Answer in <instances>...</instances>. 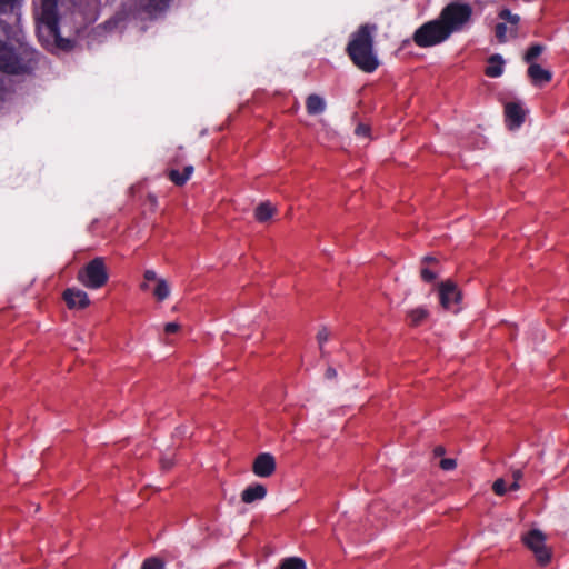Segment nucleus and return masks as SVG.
Returning <instances> with one entry per match:
<instances>
[{
    "label": "nucleus",
    "instance_id": "1",
    "mask_svg": "<svg viewBox=\"0 0 569 569\" xmlns=\"http://www.w3.org/2000/svg\"><path fill=\"white\" fill-rule=\"evenodd\" d=\"M16 0H0V26L12 44L0 40V71L8 74H29L38 62V53L27 43L20 18L13 11Z\"/></svg>",
    "mask_w": 569,
    "mask_h": 569
},
{
    "label": "nucleus",
    "instance_id": "2",
    "mask_svg": "<svg viewBox=\"0 0 569 569\" xmlns=\"http://www.w3.org/2000/svg\"><path fill=\"white\" fill-rule=\"evenodd\" d=\"M377 26L366 23L358 28L347 46V53L351 61L365 72H373L379 61L373 52V33Z\"/></svg>",
    "mask_w": 569,
    "mask_h": 569
},
{
    "label": "nucleus",
    "instance_id": "3",
    "mask_svg": "<svg viewBox=\"0 0 569 569\" xmlns=\"http://www.w3.org/2000/svg\"><path fill=\"white\" fill-rule=\"evenodd\" d=\"M71 2V0H40L39 11L37 12L39 32L41 33L44 30L49 37L53 38L57 47L62 50H70L72 43L59 36L58 10L63 7L69 8Z\"/></svg>",
    "mask_w": 569,
    "mask_h": 569
},
{
    "label": "nucleus",
    "instance_id": "4",
    "mask_svg": "<svg viewBox=\"0 0 569 569\" xmlns=\"http://www.w3.org/2000/svg\"><path fill=\"white\" fill-rule=\"evenodd\" d=\"M172 0H130L117 11L114 19L123 21L128 18L156 20L168 10Z\"/></svg>",
    "mask_w": 569,
    "mask_h": 569
},
{
    "label": "nucleus",
    "instance_id": "5",
    "mask_svg": "<svg viewBox=\"0 0 569 569\" xmlns=\"http://www.w3.org/2000/svg\"><path fill=\"white\" fill-rule=\"evenodd\" d=\"M472 13L473 9L469 3L456 0L448 3L441 10L438 20L447 29L449 36H451L453 32L461 31L470 23Z\"/></svg>",
    "mask_w": 569,
    "mask_h": 569
},
{
    "label": "nucleus",
    "instance_id": "6",
    "mask_svg": "<svg viewBox=\"0 0 569 569\" xmlns=\"http://www.w3.org/2000/svg\"><path fill=\"white\" fill-rule=\"evenodd\" d=\"M447 29L437 19L428 21L419 27L413 36V42L420 48L433 47L442 43L449 38Z\"/></svg>",
    "mask_w": 569,
    "mask_h": 569
},
{
    "label": "nucleus",
    "instance_id": "7",
    "mask_svg": "<svg viewBox=\"0 0 569 569\" xmlns=\"http://www.w3.org/2000/svg\"><path fill=\"white\" fill-rule=\"evenodd\" d=\"M108 272L102 258H94L78 271L77 279L89 289H99L108 281Z\"/></svg>",
    "mask_w": 569,
    "mask_h": 569
},
{
    "label": "nucleus",
    "instance_id": "8",
    "mask_svg": "<svg viewBox=\"0 0 569 569\" xmlns=\"http://www.w3.org/2000/svg\"><path fill=\"white\" fill-rule=\"evenodd\" d=\"M522 542L530 549L540 566H547L551 561L552 551L546 545V536L538 529L530 530L522 536Z\"/></svg>",
    "mask_w": 569,
    "mask_h": 569
},
{
    "label": "nucleus",
    "instance_id": "9",
    "mask_svg": "<svg viewBox=\"0 0 569 569\" xmlns=\"http://www.w3.org/2000/svg\"><path fill=\"white\" fill-rule=\"evenodd\" d=\"M182 160H183L182 156L178 154V156L173 157L169 161L168 168L166 170V174H167L168 179L178 187L184 186L194 171L193 166H191V164L184 166L182 171H180V166L182 164Z\"/></svg>",
    "mask_w": 569,
    "mask_h": 569
},
{
    "label": "nucleus",
    "instance_id": "10",
    "mask_svg": "<svg viewBox=\"0 0 569 569\" xmlns=\"http://www.w3.org/2000/svg\"><path fill=\"white\" fill-rule=\"evenodd\" d=\"M440 303L446 310H453L455 305L459 303L461 299V292L457 288L456 283L447 280L439 286Z\"/></svg>",
    "mask_w": 569,
    "mask_h": 569
},
{
    "label": "nucleus",
    "instance_id": "11",
    "mask_svg": "<svg viewBox=\"0 0 569 569\" xmlns=\"http://www.w3.org/2000/svg\"><path fill=\"white\" fill-rule=\"evenodd\" d=\"M252 471L256 476L268 478L276 471V459L270 453H260L252 463Z\"/></svg>",
    "mask_w": 569,
    "mask_h": 569
},
{
    "label": "nucleus",
    "instance_id": "12",
    "mask_svg": "<svg viewBox=\"0 0 569 569\" xmlns=\"http://www.w3.org/2000/svg\"><path fill=\"white\" fill-rule=\"evenodd\" d=\"M63 300L69 309H84L90 305L87 292L78 288L66 289Z\"/></svg>",
    "mask_w": 569,
    "mask_h": 569
},
{
    "label": "nucleus",
    "instance_id": "13",
    "mask_svg": "<svg viewBox=\"0 0 569 569\" xmlns=\"http://www.w3.org/2000/svg\"><path fill=\"white\" fill-rule=\"evenodd\" d=\"M505 116L509 129H515L520 127V124L523 122L525 110L521 108L519 103L508 102L505 106Z\"/></svg>",
    "mask_w": 569,
    "mask_h": 569
},
{
    "label": "nucleus",
    "instance_id": "14",
    "mask_svg": "<svg viewBox=\"0 0 569 569\" xmlns=\"http://www.w3.org/2000/svg\"><path fill=\"white\" fill-rule=\"evenodd\" d=\"M528 77L535 86H543L550 82L552 74L538 63H531L528 68Z\"/></svg>",
    "mask_w": 569,
    "mask_h": 569
},
{
    "label": "nucleus",
    "instance_id": "15",
    "mask_svg": "<svg viewBox=\"0 0 569 569\" xmlns=\"http://www.w3.org/2000/svg\"><path fill=\"white\" fill-rule=\"evenodd\" d=\"M267 496V489L261 483L247 487L241 493V500L244 503H252L262 500Z\"/></svg>",
    "mask_w": 569,
    "mask_h": 569
},
{
    "label": "nucleus",
    "instance_id": "16",
    "mask_svg": "<svg viewBox=\"0 0 569 569\" xmlns=\"http://www.w3.org/2000/svg\"><path fill=\"white\" fill-rule=\"evenodd\" d=\"M306 109L310 116L320 114L326 109V101L319 94H309L306 100Z\"/></svg>",
    "mask_w": 569,
    "mask_h": 569
},
{
    "label": "nucleus",
    "instance_id": "17",
    "mask_svg": "<svg viewBox=\"0 0 569 569\" xmlns=\"http://www.w3.org/2000/svg\"><path fill=\"white\" fill-rule=\"evenodd\" d=\"M498 17L503 20V21H507L508 23L511 24V27L509 28V36L511 38H516L517 37V26L520 21V18L518 14H513L509 9H502L499 13H498Z\"/></svg>",
    "mask_w": 569,
    "mask_h": 569
},
{
    "label": "nucleus",
    "instance_id": "18",
    "mask_svg": "<svg viewBox=\"0 0 569 569\" xmlns=\"http://www.w3.org/2000/svg\"><path fill=\"white\" fill-rule=\"evenodd\" d=\"M503 60L499 54H493L489 59V66L486 68L485 73L490 78H497L502 73Z\"/></svg>",
    "mask_w": 569,
    "mask_h": 569
},
{
    "label": "nucleus",
    "instance_id": "19",
    "mask_svg": "<svg viewBox=\"0 0 569 569\" xmlns=\"http://www.w3.org/2000/svg\"><path fill=\"white\" fill-rule=\"evenodd\" d=\"M274 212L276 208L270 202H262L256 208L254 217L259 222H266Z\"/></svg>",
    "mask_w": 569,
    "mask_h": 569
},
{
    "label": "nucleus",
    "instance_id": "20",
    "mask_svg": "<svg viewBox=\"0 0 569 569\" xmlns=\"http://www.w3.org/2000/svg\"><path fill=\"white\" fill-rule=\"evenodd\" d=\"M428 310L422 307L412 309L408 312L409 325L412 327H417L421 322H423L428 318Z\"/></svg>",
    "mask_w": 569,
    "mask_h": 569
},
{
    "label": "nucleus",
    "instance_id": "21",
    "mask_svg": "<svg viewBox=\"0 0 569 569\" xmlns=\"http://www.w3.org/2000/svg\"><path fill=\"white\" fill-rule=\"evenodd\" d=\"M545 49L546 47L540 43H535L530 46L529 49L523 54L525 62L529 63V66L531 63H535V60L545 51Z\"/></svg>",
    "mask_w": 569,
    "mask_h": 569
},
{
    "label": "nucleus",
    "instance_id": "22",
    "mask_svg": "<svg viewBox=\"0 0 569 569\" xmlns=\"http://www.w3.org/2000/svg\"><path fill=\"white\" fill-rule=\"evenodd\" d=\"M279 569H306V562L301 558L290 557L281 561Z\"/></svg>",
    "mask_w": 569,
    "mask_h": 569
},
{
    "label": "nucleus",
    "instance_id": "23",
    "mask_svg": "<svg viewBox=\"0 0 569 569\" xmlns=\"http://www.w3.org/2000/svg\"><path fill=\"white\" fill-rule=\"evenodd\" d=\"M170 293L168 282L164 279H159L154 288L153 295L158 300H164Z\"/></svg>",
    "mask_w": 569,
    "mask_h": 569
},
{
    "label": "nucleus",
    "instance_id": "24",
    "mask_svg": "<svg viewBox=\"0 0 569 569\" xmlns=\"http://www.w3.org/2000/svg\"><path fill=\"white\" fill-rule=\"evenodd\" d=\"M141 569H164V562L159 558H148L142 562Z\"/></svg>",
    "mask_w": 569,
    "mask_h": 569
},
{
    "label": "nucleus",
    "instance_id": "25",
    "mask_svg": "<svg viewBox=\"0 0 569 569\" xmlns=\"http://www.w3.org/2000/svg\"><path fill=\"white\" fill-rule=\"evenodd\" d=\"M507 32H509V28L506 23L500 22L495 28V36L500 43H505L507 41Z\"/></svg>",
    "mask_w": 569,
    "mask_h": 569
},
{
    "label": "nucleus",
    "instance_id": "26",
    "mask_svg": "<svg viewBox=\"0 0 569 569\" xmlns=\"http://www.w3.org/2000/svg\"><path fill=\"white\" fill-rule=\"evenodd\" d=\"M329 331L327 328H321L318 333H317V341L319 343V349H320V352H321V356L323 357L325 356V351H323V343L329 339Z\"/></svg>",
    "mask_w": 569,
    "mask_h": 569
},
{
    "label": "nucleus",
    "instance_id": "27",
    "mask_svg": "<svg viewBox=\"0 0 569 569\" xmlns=\"http://www.w3.org/2000/svg\"><path fill=\"white\" fill-rule=\"evenodd\" d=\"M492 490L498 496H503L507 491L506 482L503 479H497L492 485Z\"/></svg>",
    "mask_w": 569,
    "mask_h": 569
},
{
    "label": "nucleus",
    "instance_id": "28",
    "mask_svg": "<svg viewBox=\"0 0 569 569\" xmlns=\"http://www.w3.org/2000/svg\"><path fill=\"white\" fill-rule=\"evenodd\" d=\"M442 470H453L457 467V462L451 458H443L439 463Z\"/></svg>",
    "mask_w": 569,
    "mask_h": 569
},
{
    "label": "nucleus",
    "instance_id": "29",
    "mask_svg": "<svg viewBox=\"0 0 569 569\" xmlns=\"http://www.w3.org/2000/svg\"><path fill=\"white\" fill-rule=\"evenodd\" d=\"M421 278L426 282H431L437 278V274H436V272L431 271L428 268H422L421 269Z\"/></svg>",
    "mask_w": 569,
    "mask_h": 569
},
{
    "label": "nucleus",
    "instance_id": "30",
    "mask_svg": "<svg viewBox=\"0 0 569 569\" xmlns=\"http://www.w3.org/2000/svg\"><path fill=\"white\" fill-rule=\"evenodd\" d=\"M355 132L357 136L369 137L370 128L365 123H359Z\"/></svg>",
    "mask_w": 569,
    "mask_h": 569
},
{
    "label": "nucleus",
    "instance_id": "31",
    "mask_svg": "<svg viewBox=\"0 0 569 569\" xmlns=\"http://www.w3.org/2000/svg\"><path fill=\"white\" fill-rule=\"evenodd\" d=\"M180 329V325L176 322H169L164 326V332L168 335L176 333Z\"/></svg>",
    "mask_w": 569,
    "mask_h": 569
},
{
    "label": "nucleus",
    "instance_id": "32",
    "mask_svg": "<svg viewBox=\"0 0 569 569\" xmlns=\"http://www.w3.org/2000/svg\"><path fill=\"white\" fill-rule=\"evenodd\" d=\"M160 463H161V468H162L163 470H170V469L173 467L174 461H173V459H171V458H162V459L160 460Z\"/></svg>",
    "mask_w": 569,
    "mask_h": 569
},
{
    "label": "nucleus",
    "instance_id": "33",
    "mask_svg": "<svg viewBox=\"0 0 569 569\" xmlns=\"http://www.w3.org/2000/svg\"><path fill=\"white\" fill-rule=\"evenodd\" d=\"M144 277V280L146 281H157L158 282V278H157V273L153 271V270H147L143 274Z\"/></svg>",
    "mask_w": 569,
    "mask_h": 569
},
{
    "label": "nucleus",
    "instance_id": "34",
    "mask_svg": "<svg viewBox=\"0 0 569 569\" xmlns=\"http://www.w3.org/2000/svg\"><path fill=\"white\" fill-rule=\"evenodd\" d=\"M326 377H327L328 379H333V378H336V377H337V371H336V369H335V368H332V367H329V368L326 370Z\"/></svg>",
    "mask_w": 569,
    "mask_h": 569
},
{
    "label": "nucleus",
    "instance_id": "35",
    "mask_svg": "<svg viewBox=\"0 0 569 569\" xmlns=\"http://www.w3.org/2000/svg\"><path fill=\"white\" fill-rule=\"evenodd\" d=\"M445 453H446V449H445V447H442V446H437V447L433 449V455H435L436 457H441V456H443Z\"/></svg>",
    "mask_w": 569,
    "mask_h": 569
},
{
    "label": "nucleus",
    "instance_id": "36",
    "mask_svg": "<svg viewBox=\"0 0 569 569\" xmlns=\"http://www.w3.org/2000/svg\"><path fill=\"white\" fill-rule=\"evenodd\" d=\"M422 263H423V264H429V263H433V264H436V263H438V260H437V258H435V257L427 256V257H425V258L422 259Z\"/></svg>",
    "mask_w": 569,
    "mask_h": 569
},
{
    "label": "nucleus",
    "instance_id": "37",
    "mask_svg": "<svg viewBox=\"0 0 569 569\" xmlns=\"http://www.w3.org/2000/svg\"><path fill=\"white\" fill-rule=\"evenodd\" d=\"M522 476H523V473H522V471L520 469H517V470L512 471V478L516 481H519L522 478Z\"/></svg>",
    "mask_w": 569,
    "mask_h": 569
},
{
    "label": "nucleus",
    "instance_id": "38",
    "mask_svg": "<svg viewBox=\"0 0 569 569\" xmlns=\"http://www.w3.org/2000/svg\"><path fill=\"white\" fill-rule=\"evenodd\" d=\"M520 488L519 481L513 480V482L510 485V490H518Z\"/></svg>",
    "mask_w": 569,
    "mask_h": 569
},
{
    "label": "nucleus",
    "instance_id": "39",
    "mask_svg": "<svg viewBox=\"0 0 569 569\" xmlns=\"http://www.w3.org/2000/svg\"><path fill=\"white\" fill-rule=\"evenodd\" d=\"M148 198H149V200H150V202H151L152 204H156L157 200H156V197H154V196H151V194H150Z\"/></svg>",
    "mask_w": 569,
    "mask_h": 569
},
{
    "label": "nucleus",
    "instance_id": "40",
    "mask_svg": "<svg viewBox=\"0 0 569 569\" xmlns=\"http://www.w3.org/2000/svg\"><path fill=\"white\" fill-rule=\"evenodd\" d=\"M140 288H141L142 290H147V289H148V283H147V281L142 282V283L140 284Z\"/></svg>",
    "mask_w": 569,
    "mask_h": 569
}]
</instances>
